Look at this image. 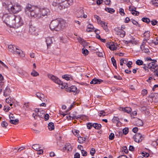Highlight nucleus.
Returning a JSON list of instances; mask_svg holds the SVG:
<instances>
[{
  "instance_id": "nucleus-1",
  "label": "nucleus",
  "mask_w": 158,
  "mask_h": 158,
  "mask_svg": "<svg viewBox=\"0 0 158 158\" xmlns=\"http://www.w3.org/2000/svg\"><path fill=\"white\" fill-rule=\"evenodd\" d=\"M49 10L47 8L39 9L37 7L28 4L25 9L26 15L30 18L38 19L49 14Z\"/></svg>"
},
{
  "instance_id": "nucleus-2",
  "label": "nucleus",
  "mask_w": 158,
  "mask_h": 158,
  "mask_svg": "<svg viewBox=\"0 0 158 158\" xmlns=\"http://www.w3.org/2000/svg\"><path fill=\"white\" fill-rule=\"evenodd\" d=\"M2 19L6 25L10 27L15 26L18 27L23 24L20 17L13 14L10 15H4L2 17Z\"/></svg>"
},
{
  "instance_id": "nucleus-3",
  "label": "nucleus",
  "mask_w": 158,
  "mask_h": 158,
  "mask_svg": "<svg viewBox=\"0 0 158 158\" xmlns=\"http://www.w3.org/2000/svg\"><path fill=\"white\" fill-rule=\"evenodd\" d=\"M65 24L66 23L64 20L56 19L51 21L49 27L52 30L59 31L65 28Z\"/></svg>"
},
{
  "instance_id": "nucleus-4",
  "label": "nucleus",
  "mask_w": 158,
  "mask_h": 158,
  "mask_svg": "<svg viewBox=\"0 0 158 158\" xmlns=\"http://www.w3.org/2000/svg\"><path fill=\"white\" fill-rule=\"evenodd\" d=\"M73 2V0H55L52 5L60 10H62L67 8L69 5H71Z\"/></svg>"
},
{
  "instance_id": "nucleus-5",
  "label": "nucleus",
  "mask_w": 158,
  "mask_h": 158,
  "mask_svg": "<svg viewBox=\"0 0 158 158\" xmlns=\"http://www.w3.org/2000/svg\"><path fill=\"white\" fill-rule=\"evenodd\" d=\"M2 5L6 8L10 13H16L21 10V6L18 4H13L11 2H3Z\"/></svg>"
},
{
  "instance_id": "nucleus-6",
  "label": "nucleus",
  "mask_w": 158,
  "mask_h": 158,
  "mask_svg": "<svg viewBox=\"0 0 158 158\" xmlns=\"http://www.w3.org/2000/svg\"><path fill=\"white\" fill-rule=\"evenodd\" d=\"M156 61L155 60H153V61L151 62L149 65V67L152 68V71L154 73V75L158 77V64H157L156 63Z\"/></svg>"
},
{
  "instance_id": "nucleus-7",
  "label": "nucleus",
  "mask_w": 158,
  "mask_h": 158,
  "mask_svg": "<svg viewBox=\"0 0 158 158\" xmlns=\"http://www.w3.org/2000/svg\"><path fill=\"white\" fill-rule=\"evenodd\" d=\"M48 76L49 78L55 83L62 86L64 85V83H63L58 78L55 76L51 74H48Z\"/></svg>"
},
{
  "instance_id": "nucleus-8",
  "label": "nucleus",
  "mask_w": 158,
  "mask_h": 158,
  "mask_svg": "<svg viewBox=\"0 0 158 158\" xmlns=\"http://www.w3.org/2000/svg\"><path fill=\"white\" fill-rule=\"evenodd\" d=\"M145 137V135L138 133L133 136V139L135 142L139 143L144 139Z\"/></svg>"
},
{
  "instance_id": "nucleus-9",
  "label": "nucleus",
  "mask_w": 158,
  "mask_h": 158,
  "mask_svg": "<svg viewBox=\"0 0 158 158\" xmlns=\"http://www.w3.org/2000/svg\"><path fill=\"white\" fill-rule=\"evenodd\" d=\"M63 86H64V88L66 89V90L67 92L75 93L77 91V88L75 86L73 85L68 87L67 84L64 83Z\"/></svg>"
},
{
  "instance_id": "nucleus-10",
  "label": "nucleus",
  "mask_w": 158,
  "mask_h": 158,
  "mask_svg": "<svg viewBox=\"0 0 158 158\" xmlns=\"http://www.w3.org/2000/svg\"><path fill=\"white\" fill-rule=\"evenodd\" d=\"M35 95L36 96L42 101L45 102L47 101V98L45 97L44 95L42 93L38 92Z\"/></svg>"
},
{
  "instance_id": "nucleus-11",
  "label": "nucleus",
  "mask_w": 158,
  "mask_h": 158,
  "mask_svg": "<svg viewBox=\"0 0 158 158\" xmlns=\"http://www.w3.org/2000/svg\"><path fill=\"white\" fill-rule=\"evenodd\" d=\"M107 48H108L111 50L114 51L117 49V47L113 42H108L106 45Z\"/></svg>"
},
{
  "instance_id": "nucleus-12",
  "label": "nucleus",
  "mask_w": 158,
  "mask_h": 158,
  "mask_svg": "<svg viewBox=\"0 0 158 158\" xmlns=\"http://www.w3.org/2000/svg\"><path fill=\"white\" fill-rule=\"evenodd\" d=\"M136 8L132 6H130L129 7V10L131 11V13L132 15L136 16H138L139 14V12L136 10Z\"/></svg>"
},
{
  "instance_id": "nucleus-13",
  "label": "nucleus",
  "mask_w": 158,
  "mask_h": 158,
  "mask_svg": "<svg viewBox=\"0 0 158 158\" xmlns=\"http://www.w3.org/2000/svg\"><path fill=\"white\" fill-rule=\"evenodd\" d=\"M72 148L71 144L69 143H66L64 147H63V150L64 151L69 152L72 151Z\"/></svg>"
},
{
  "instance_id": "nucleus-14",
  "label": "nucleus",
  "mask_w": 158,
  "mask_h": 158,
  "mask_svg": "<svg viewBox=\"0 0 158 158\" xmlns=\"http://www.w3.org/2000/svg\"><path fill=\"white\" fill-rule=\"evenodd\" d=\"M84 14V10L82 8H80L77 10L76 15L77 18H81L82 17Z\"/></svg>"
},
{
  "instance_id": "nucleus-15",
  "label": "nucleus",
  "mask_w": 158,
  "mask_h": 158,
  "mask_svg": "<svg viewBox=\"0 0 158 158\" xmlns=\"http://www.w3.org/2000/svg\"><path fill=\"white\" fill-rule=\"evenodd\" d=\"M102 81V80L100 79H98L96 78H94L90 81V84H100Z\"/></svg>"
},
{
  "instance_id": "nucleus-16",
  "label": "nucleus",
  "mask_w": 158,
  "mask_h": 158,
  "mask_svg": "<svg viewBox=\"0 0 158 158\" xmlns=\"http://www.w3.org/2000/svg\"><path fill=\"white\" fill-rule=\"evenodd\" d=\"M99 24L101 25L106 31H108V28L107 23H106L103 21H101Z\"/></svg>"
},
{
  "instance_id": "nucleus-17",
  "label": "nucleus",
  "mask_w": 158,
  "mask_h": 158,
  "mask_svg": "<svg viewBox=\"0 0 158 158\" xmlns=\"http://www.w3.org/2000/svg\"><path fill=\"white\" fill-rule=\"evenodd\" d=\"M11 92L10 88L8 86H7L4 90L3 95L6 97L9 95Z\"/></svg>"
},
{
  "instance_id": "nucleus-18",
  "label": "nucleus",
  "mask_w": 158,
  "mask_h": 158,
  "mask_svg": "<svg viewBox=\"0 0 158 158\" xmlns=\"http://www.w3.org/2000/svg\"><path fill=\"white\" fill-rule=\"evenodd\" d=\"M119 110L121 111H123L124 112H126L127 113H129L131 112V109L130 107H120Z\"/></svg>"
},
{
  "instance_id": "nucleus-19",
  "label": "nucleus",
  "mask_w": 158,
  "mask_h": 158,
  "mask_svg": "<svg viewBox=\"0 0 158 158\" xmlns=\"http://www.w3.org/2000/svg\"><path fill=\"white\" fill-rule=\"evenodd\" d=\"M8 48L9 51L13 53L15 50L17 49V47L14 45H10L8 46Z\"/></svg>"
},
{
  "instance_id": "nucleus-20",
  "label": "nucleus",
  "mask_w": 158,
  "mask_h": 158,
  "mask_svg": "<svg viewBox=\"0 0 158 158\" xmlns=\"http://www.w3.org/2000/svg\"><path fill=\"white\" fill-rule=\"evenodd\" d=\"M46 41L48 47L50 46L51 44L52 43V40L51 38L50 37H48L46 38Z\"/></svg>"
},
{
  "instance_id": "nucleus-21",
  "label": "nucleus",
  "mask_w": 158,
  "mask_h": 158,
  "mask_svg": "<svg viewBox=\"0 0 158 158\" xmlns=\"http://www.w3.org/2000/svg\"><path fill=\"white\" fill-rule=\"evenodd\" d=\"M94 26L91 24H89L87 26L86 31L87 32H89L92 31H93L94 30Z\"/></svg>"
},
{
  "instance_id": "nucleus-22",
  "label": "nucleus",
  "mask_w": 158,
  "mask_h": 158,
  "mask_svg": "<svg viewBox=\"0 0 158 158\" xmlns=\"http://www.w3.org/2000/svg\"><path fill=\"white\" fill-rule=\"evenodd\" d=\"M36 31L35 28L33 27L32 26H31L30 27L29 29V32L31 34L34 35H35V31Z\"/></svg>"
},
{
  "instance_id": "nucleus-23",
  "label": "nucleus",
  "mask_w": 158,
  "mask_h": 158,
  "mask_svg": "<svg viewBox=\"0 0 158 158\" xmlns=\"http://www.w3.org/2000/svg\"><path fill=\"white\" fill-rule=\"evenodd\" d=\"M78 142L80 143H82L85 141L86 138L79 136L78 137Z\"/></svg>"
},
{
  "instance_id": "nucleus-24",
  "label": "nucleus",
  "mask_w": 158,
  "mask_h": 158,
  "mask_svg": "<svg viewBox=\"0 0 158 158\" xmlns=\"http://www.w3.org/2000/svg\"><path fill=\"white\" fill-rule=\"evenodd\" d=\"M105 10L107 12L111 14H113L115 12V10L114 9L110 8H106Z\"/></svg>"
},
{
  "instance_id": "nucleus-25",
  "label": "nucleus",
  "mask_w": 158,
  "mask_h": 158,
  "mask_svg": "<svg viewBox=\"0 0 158 158\" xmlns=\"http://www.w3.org/2000/svg\"><path fill=\"white\" fill-rule=\"evenodd\" d=\"M136 125L138 126H141L143 125L142 121L140 119H137L136 121Z\"/></svg>"
},
{
  "instance_id": "nucleus-26",
  "label": "nucleus",
  "mask_w": 158,
  "mask_h": 158,
  "mask_svg": "<svg viewBox=\"0 0 158 158\" xmlns=\"http://www.w3.org/2000/svg\"><path fill=\"white\" fill-rule=\"evenodd\" d=\"M94 127L95 129L97 130H99L101 129L102 126L100 124L97 123H94Z\"/></svg>"
},
{
  "instance_id": "nucleus-27",
  "label": "nucleus",
  "mask_w": 158,
  "mask_h": 158,
  "mask_svg": "<svg viewBox=\"0 0 158 158\" xmlns=\"http://www.w3.org/2000/svg\"><path fill=\"white\" fill-rule=\"evenodd\" d=\"M150 63H148V64H143V68L145 71H146L147 70H148V69H150L152 71V68H149V65Z\"/></svg>"
},
{
  "instance_id": "nucleus-28",
  "label": "nucleus",
  "mask_w": 158,
  "mask_h": 158,
  "mask_svg": "<svg viewBox=\"0 0 158 158\" xmlns=\"http://www.w3.org/2000/svg\"><path fill=\"white\" fill-rule=\"evenodd\" d=\"M48 128L51 131L53 130L54 128V123L52 122L49 123L48 124Z\"/></svg>"
},
{
  "instance_id": "nucleus-29",
  "label": "nucleus",
  "mask_w": 158,
  "mask_h": 158,
  "mask_svg": "<svg viewBox=\"0 0 158 158\" xmlns=\"http://www.w3.org/2000/svg\"><path fill=\"white\" fill-rule=\"evenodd\" d=\"M23 53V51L21 50L18 49L17 48V49L16 50H15L14 52H13V53L18 55H20Z\"/></svg>"
},
{
  "instance_id": "nucleus-30",
  "label": "nucleus",
  "mask_w": 158,
  "mask_h": 158,
  "mask_svg": "<svg viewBox=\"0 0 158 158\" xmlns=\"http://www.w3.org/2000/svg\"><path fill=\"white\" fill-rule=\"evenodd\" d=\"M72 132L73 134L75 136H76L77 137L80 136L79 134V131L78 130H77L75 129H74L72 130Z\"/></svg>"
},
{
  "instance_id": "nucleus-31",
  "label": "nucleus",
  "mask_w": 158,
  "mask_h": 158,
  "mask_svg": "<svg viewBox=\"0 0 158 158\" xmlns=\"http://www.w3.org/2000/svg\"><path fill=\"white\" fill-rule=\"evenodd\" d=\"M19 122V120L18 119H16L15 120L14 119H11L10 121V123L14 124L16 125Z\"/></svg>"
},
{
  "instance_id": "nucleus-32",
  "label": "nucleus",
  "mask_w": 158,
  "mask_h": 158,
  "mask_svg": "<svg viewBox=\"0 0 158 158\" xmlns=\"http://www.w3.org/2000/svg\"><path fill=\"white\" fill-rule=\"evenodd\" d=\"M111 61L112 63L113 66L115 67V69L117 68V66L116 62V61L114 59V58L113 57L111 58Z\"/></svg>"
},
{
  "instance_id": "nucleus-33",
  "label": "nucleus",
  "mask_w": 158,
  "mask_h": 158,
  "mask_svg": "<svg viewBox=\"0 0 158 158\" xmlns=\"http://www.w3.org/2000/svg\"><path fill=\"white\" fill-rule=\"evenodd\" d=\"M31 76L33 77H36L39 75V73L34 70H33L31 73Z\"/></svg>"
},
{
  "instance_id": "nucleus-34",
  "label": "nucleus",
  "mask_w": 158,
  "mask_h": 158,
  "mask_svg": "<svg viewBox=\"0 0 158 158\" xmlns=\"http://www.w3.org/2000/svg\"><path fill=\"white\" fill-rule=\"evenodd\" d=\"M142 20L147 23H148L150 22V20L149 19L146 17H143L142 19Z\"/></svg>"
},
{
  "instance_id": "nucleus-35",
  "label": "nucleus",
  "mask_w": 158,
  "mask_h": 158,
  "mask_svg": "<svg viewBox=\"0 0 158 158\" xmlns=\"http://www.w3.org/2000/svg\"><path fill=\"white\" fill-rule=\"evenodd\" d=\"M118 34L121 37H123L125 35V32L123 30L118 33Z\"/></svg>"
},
{
  "instance_id": "nucleus-36",
  "label": "nucleus",
  "mask_w": 158,
  "mask_h": 158,
  "mask_svg": "<svg viewBox=\"0 0 158 158\" xmlns=\"http://www.w3.org/2000/svg\"><path fill=\"white\" fill-rule=\"evenodd\" d=\"M94 123H88L87 124V128L89 129H90L92 127H94Z\"/></svg>"
},
{
  "instance_id": "nucleus-37",
  "label": "nucleus",
  "mask_w": 158,
  "mask_h": 158,
  "mask_svg": "<svg viewBox=\"0 0 158 158\" xmlns=\"http://www.w3.org/2000/svg\"><path fill=\"white\" fill-rule=\"evenodd\" d=\"M136 64L138 65H141L143 64V62L142 60L139 59L136 61Z\"/></svg>"
},
{
  "instance_id": "nucleus-38",
  "label": "nucleus",
  "mask_w": 158,
  "mask_h": 158,
  "mask_svg": "<svg viewBox=\"0 0 158 158\" xmlns=\"http://www.w3.org/2000/svg\"><path fill=\"white\" fill-rule=\"evenodd\" d=\"M32 148L35 150L37 151L40 149V147L38 144H35L33 145Z\"/></svg>"
},
{
  "instance_id": "nucleus-39",
  "label": "nucleus",
  "mask_w": 158,
  "mask_h": 158,
  "mask_svg": "<svg viewBox=\"0 0 158 158\" xmlns=\"http://www.w3.org/2000/svg\"><path fill=\"white\" fill-rule=\"evenodd\" d=\"M94 17L97 20L98 23H99L102 21L100 17L96 15H95Z\"/></svg>"
},
{
  "instance_id": "nucleus-40",
  "label": "nucleus",
  "mask_w": 158,
  "mask_h": 158,
  "mask_svg": "<svg viewBox=\"0 0 158 158\" xmlns=\"http://www.w3.org/2000/svg\"><path fill=\"white\" fill-rule=\"evenodd\" d=\"M131 22L134 25L138 26L139 27L140 26V25L138 23V22L134 19H131Z\"/></svg>"
},
{
  "instance_id": "nucleus-41",
  "label": "nucleus",
  "mask_w": 158,
  "mask_h": 158,
  "mask_svg": "<svg viewBox=\"0 0 158 158\" xmlns=\"http://www.w3.org/2000/svg\"><path fill=\"white\" fill-rule=\"evenodd\" d=\"M128 42L130 43H131L132 44L135 45H136L137 44V42L136 40H135L134 39L130 40Z\"/></svg>"
},
{
  "instance_id": "nucleus-42",
  "label": "nucleus",
  "mask_w": 158,
  "mask_h": 158,
  "mask_svg": "<svg viewBox=\"0 0 158 158\" xmlns=\"http://www.w3.org/2000/svg\"><path fill=\"white\" fill-rule=\"evenodd\" d=\"M82 53L83 54L85 55V56H86L88 54L89 52L87 49L83 48L82 49Z\"/></svg>"
},
{
  "instance_id": "nucleus-43",
  "label": "nucleus",
  "mask_w": 158,
  "mask_h": 158,
  "mask_svg": "<svg viewBox=\"0 0 158 158\" xmlns=\"http://www.w3.org/2000/svg\"><path fill=\"white\" fill-rule=\"evenodd\" d=\"M119 118L118 117L115 116H114L112 119V122L114 123H116L119 122Z\"/></svg>"
},
{
  "instance_id": "nucleus-44",
  "label": "nucleus",
  "mask_w": 158,
  "mask_h": 158,
  "mask_svg": "<svg viewBox=\"0 0 158 158\" xmlns=\"http://www.w3.org/2000/svg\"><path fill=\"white\" fill-rule=\"evenodd\" d=\"M152 2L153 5L158 6V0H153L152 1Z\"/></svg>"
},
{
  "instance_id": "nucleus-45",
  "label": "nucleus",
  "mask_w": 158,
  "mask_h": 158,
  "mask_svg": "<svg viewBox=\"0 0 158 158\" xmlns=\"http://www.w3.org/2000/svg\"><path fill=\"white\" fill-rule=\"evenodd\" d=\"M128 128L127 127H125L123 129V133L124 135H126L127 134L129 131Z\"/></svg>"
},
{
  "instance_id": "nucleus-46",
  "label": "nucleus",
  "mask_w": 158,
  "mask_h": 158,
  "mask_svg": "<svg viewBox=\"0 0 158 158\" xmlns=\"http://www.w3.org/2000/svg\"><path fill=\"white\" fill-rule=\"evenodd\" d=\"M147 40L146 39H144L143 41L142 44L140 46V48L141 49H142V48H144V45L146 44V42H147Z\"/></svg>"
},
{
  "instance_id": "nucleus-47",
  "label": "nucleus",
  "mask_w": 158,
  "mask_h": 158,
  "mask_svg": "<svg viewBox=\"0 0 158 158\" xmlns=\"http://www.w3.org/2000/svg\"><path fill=\"white\" fill-rule=\"evenodd\" d=\"M150 32L148 31H145L144 33V35L146 38H148L150 37Z\"/></svg>"
},
{
  "instance_id": "nucleus-48",
  "label": "nucleus",
  "mask_w": 158,
  "mask_h": 158,
  "mask_svg": "<svg viewBox=\"0 0 158 158\" xmlns=\"http://www.w3.org/2000/svg\"><path fill=\"white\" fill-rule=\"evenodd\" d=\"M156 40L155 41L152 40V43L154 44L155 45L158 44V36L156 38Z\"/></svg>"
},
{
  "instance_id": "nucleus-49",
  "label": "nucleus",
  "mask_w": 158,
  "mask_h": 158,
  "mask_svg": "<svg viewBox=\"0 0 158 158\" xmlns=\"http://www.w3.org/2000/svg\"><path fill=\"white\" fill-rule=\"evenodd\" d=\"M95 152V150L94 148H92L90 151V154L92 156H94Z\"/></svg>"
},
{
  "instance_id": "nucleus-50",
  "label": "nucleus",
  "mask_w": 158,
  "mask_h": 158,
  "mask_svg": "<svg viewBox=\"0 0 158 158\" xmlns=\"http://www.w3.org/2000/svg\"><path fill=\"white\" fill-rule=\"evenodd\" d=\"M8 125L7 123L5 121H3L1 123V126L3 127H6Z\"/></svg>"
},
{
  "instance_id": "nucleus-51",
  "label": "nucleus",
  "mask_w": 158,
  "mask_h": 158,
  "mask_svg": "<svg viewBox=\"0 0 158 158\" xmlns=\"http://www.w3.org/2000/svg\"><path fill=\"white\" fill-rule=\"evenodd\" d=\"M119 13L121 15L123 16L125 14L124 12V10L122 8H120L119 9Z\"/></svg>"
},
{
  "instance_id": "nucleus-52",
  "label": "nucleus",
  "mask_w": 158,
  "mask_h": 158,
  "mask_svg": "<svg viewBox=\"0 0 158 158\" xmlns=\"http://www.w3.org/2000/svg\"><path fill=\"white\" fill-rule=\"evenodd\" d=\"M148 93L147 90L146 89H143L141 92V94L143 96L147 94Z\"/></svg>"
},
{
  "instance_id": "nucleus-53",
  "label": "nucleus",
  "mask_w": 158,
  "mask_h": 158,
  "mask_svg": "<svg viewBox=\"0 0 158 158\" xmlns=\"http://www.w3.org/2000/svg\"><path fill=\"white\" fill-rule=\"evenodd\" d=\"M81 44L83 46H88V43H87L85 40H82V41L81 42Z\"/></svg>"
},
{
  "instance_id": "nucleus-54",
  "label": "nucleus",
  "mask_w": 158,
  "mask_h": 158,
  "mask_svg": "<svg viewBox=\"0 0 158 158\" xmlns=\"http://www.w3.org/2000/svg\"><path fill=\"white\" fill-rule=\"evenodd\" d=\"M122 29L120 28V27H116L114 28V30L119 33L121 31L123 30Z\"/></svg>"
},
{
  "instance_id": "nucleus-55",
  "label": "nucleus",
  "mask_w": 158,
  "mask_h": 158,
  "mask_svg": "<svg viewBox=\"0 0 158 158\" xmlns=\"http://www.w3.org/2000/svg\"><path fill=\"white\" fill-rule=\"evenodd\" d=\"M81 153L83 156H87V152H86V151L84 150H81Z\"/></svg>"
},
{
  "instance_id": "nucleus-56",
  "label": "nucleus",
  "mask_w": 158,
  "mask_h": 158,
  "mask_svg": "<svg viewBox=\"0 0 158 158\" xmlns=\"http://www.w3.org/2000/svg\"><path fill=\"white\" fill-rule=\"evenodd\" d=\"M114 137V133H111L109 135V139L110 140H113Z\"/></svg>"
},
{
  "instance_id": "nucleus-57",
  "label": "nucleus",
  "mask_w": 158,
  "mask_h": 158,
  "mask_svg": "<svg viewBox=\"0 0 158 158\" xmlns=\"http://www.w3.org/2000/svg\"><path fill=\"white\" fill-rule=\"evenodd\" d=\"M62 78L67 81L70 80V77L66 75L63 76Z\"/></svg>"
},
{
  "instance_id": "nucleus-58",
  "label": "nucleus",
  "mask_w": 158,
  "mask_h": 158,
  "mask_svg": "<svg viewBox=\"0 0 158 158\" xmlns=\"http://www.w3.org/2000/svg\"><path fill=\"white\" fill-rule=\"evenodd\" d=\"M132 64V62L131 61H129L126 64L127 65L128 68L131 67V65Z\"/></svg>"
},
{
  "instance_id": "nucleus-59",
  "label": "nucleus",
  "mask_w": 158,
  "mask_h": 158,
  "mask_svg": "<svg viewBox=\"0 0 158 158\" xmlns=\"http://www.w3.org/2000/svg\"><path fill=\"white\" fill-rule=\"evenodd\" d=\"M152 24L153 26H154L156 25L157 24L158 22L156 20H152L151 21Z\"/></svg>"
},
{
  "instance_id": "nucleus-60",
  "label": "nucleus",
  "mask_w": 158,
  "mask_h": 158,
  "mask_svg": "<svg viewBox=\"0 0 158 158\" xmlns=\"http://www.w3.org/2000/svg\"><path fill=\"white\" fill-rule=\"evenodd\" d=\"M10 109V108L8 106H5L3 109L5 111H8Z\"/></svg>"
},
{
  "instance_id": "nucleus-61",
  "label": "nucleus",
  "mask_w": 158,
  "mask_h": 158,
  "mask_svg": "<svg viewBox=\"0 0 158 158\" xmlns=\"http://www.w3.org/2000/svg\"><path fill=\"white\" fill-rule=\"evenodd\" d=\"M70 117L72 118V119H77L78 118H80L81 117L80 116H74V115H73L72 116L70 115Z\"/></svg>"
},
{
  "instance_id": "nucleus-62",
  "label": "nucleus",
  "mask_w": 158,
  "mask_h": 158,
  "mask_svg": "<svg viewBox=\"0 0 158 158\" xmlns=\"http://www.w3.org/2000/svg\"><path fill=\"white\" fill-rule=\"evenodd\" d=\"M74 158H80V155L78 152L76 153L74 155Z\"/></svg>"
},
{
  "instance_id": "nucleus-63",
  "label": "nucleus",
  "mask_w": 158,
  "mask_h": 158,
  "mask_svg": "<svg viewBox=\"0 0 158 158\" xmlns=\"http://www.w3.org/2000/svg\"><path fill=\"white\" fill-rule=\"evenodd\" d=\"M142 155L143 156L145 157H148V156H149V155L148 153H147V152H142Z\"/></svg>"
},
{
  "instance_id": "nucleus-64",
  "label": "nucleus",
  "mask_w": 158,
  "mask_h": 158,
  "mask_svg": "<svg viewBox=\"0 0 158 158\" xmlns=\"http://www.w3.org/2000/svg\"><path fill=\"white\" fill-rule=\"evenodd\" d=\"M49 116L48 114H46L45 115L44 117L45 121L49 119Z\"/></svg>"
}]
</instances>
